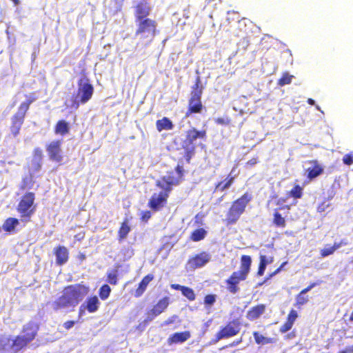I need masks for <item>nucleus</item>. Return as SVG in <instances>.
<instances>
[{
  "instance_id": "14",
  "label": "nucleus",
  "mask_w": 353,
  "mask_h": 353,
  "mask_svg": "<svg viewBox=\"0 0 353 353\" xmlns=\"http://www.w3.org/2000/svg\"><path fill=\"white\" fill-rule=\"evenodd\" d=\"M151 12V7L148 2L143 1L139 2L134 6V21L135 22L149 19L148 17Z\"/></svg>"
},
{
  "instance_id": "53",
  "label": "nucleus",
  "mask_w": 353,
  "mask_h": 353,
  "mask_svg": "<svg viewBox=\"0 0 353 353\" xmlns=\"http://www.w3.org/2000/svg\"><path fill=\"white\" fill-rule=\"evenodd\" d=\"M317 284V283H311L308 286L303 289L300 292L305 294L307 292L310 291L313 288H314Z\"/></svg>"
},
{
  "instance_id": "6",
  "label": "nucleus",
  "mask_w": 353,
  "mask_h": 353,
  "mask_svg": "<svg viewBox=\"0 0 353 353\" xmlns=\"http://www.w3.org/2000/svg\"><path fill=\"white\" fill-rule=\"evenodd\" d=\"M137 29L134 33L142 44L148 46L158 34L157 21L148 19L135 22Z\"/></svg>"
},
{
  "instance_id": "49",
  "label": "nucleus",
  "mask_w": 353,
  "mask_h": 353,
  "mask_svg": "<svg viewBox=\"0 0 353 353\" xmlns=\"http://www.w3.org/2000/svg\"><path fill=\"white\" fill-rule=\"evenodd\" d=\"M329 206L330 203H328L327 201H323L318 205L316 208L317 212L320 213L323 212Z\"/></svg>"
},
{
  "instance_id": "59",
  "label": "nucleus",
  "mask_w": 353,
  "mask_h": 353,
  "mask_svg": "<svg viewBox=\"0 0 353 353\" xmlns=\"http://www.w3.org/2000/svg\"><path fill=\"white\" fill-rule=\"evenodd\" d=\"M242 342H243V338L240 337L239 339H236V340L234 341L232 343H230V346H231V347L236 346V345H239L240 343H241Z\"/></svg>"
},
{
  "instance_id": "51",
  "label": "nucleus",
  "mask_w": 353,
  "mask_h": 353,
  "mask_svg": "<svg viewBox=\"0 0 353 353\" xmlns=\"http://www.w3.org/2000/svg\"><path fill=\"white\" fill-rule=\"evenodd\" d=\"M266 266H267L266 265H264V264H262V263H259V267H258V270H257V272H256L257 276H263L264 274Z\"/></svg>"
},
{
  "instance_id": "57",
  "label": "nucleus",
  "mask_w": 353,
  "mask_h": 353,
  "mask_svg": "<svg viewBox=\"0 0 353 353\" xmlns=\"http://www.w3.org/2000/svg\"><path fill=\"white\" fill-rule=\"evenodd\" d=\"M338 353H353V345L347 347L344 350H340Z\"/></svg>"
},
{
  "instance_id": "44",
  "label": "nucleus",
  "mask_w": 353,
  "mask_h": 353,
  "mask_svg": "<svg viewBox=\"0 0 353 353\" xmlns=\"http://www.w3.org/2000/svg\"><path fill=\"white\" fill-rule=\"evenodd\" d=\"M274 261V256H266L265 255L260 254L259 256V263L264 264V265H268L272 263Z\"/></svg>"
},
{
  "instance_id": "3",
  "label": "nucleus",
  "mask_w": 353,
  "mask_h": 353,
  "mask_svg": "<svg viewBox=\"0 0 353 353\" xmlns=\"http://www.w3.org/2000/svg\"><path fill=\"white\" fill-rule=\"evenodd\" d=\"M252 259L249 255L241 256L240 270L233 272L225 280L226 288L232 294L237 293L240 288L239 285L241 281H245L250 272Z\"/></svg>"
},
{
  "instance_id": "37",
  "label": "nucleus",
  "mask_w": 353,
  "mask_h": 353,
  "mask_svg": "<svg viewBox=\"0 0 353 353\" xmlns=\"http://www.w3.org/2000/svg\"><path fill=\"white\" fill-rule=\"evenodd\" d=\"M181 293L183 296L186 297L190 301H193L196 299V294L194 290L188 286L184 285Z\"/></svg>"
},
{
  "instance_id": "20",
  "label": "nucleus",
  "mask_w": 353,
  "mask_h": 353,
  "mask_svg": "<svg viewBox=\"0 0 353 353\" xmlns=\"http://www.w3.org/2000/svg\"><path fill=\"white\" fill-rule=\"evenodd\" d=\"M309 163L312 166L307 168L305 171L307 172V179L312 181L323 174V168L317 160H312Z\"/></svg>"
},
{
  "instance_id": "27",
  "label": "nucleus",
  "mask_w": 353,
  "mask_h": 353,
  "mask_svg": "<svg viewBox=\"0 0 353 353\" xmlns=\"http://www.w3.org/2000/svg\"><path fill=\"white\" fill-rule=\"evenodd\" d=\"M234 176L230 174L224 180L218 182L214 187V191L223 192L231 187L234 181Z\"/></svg>"
},
{
  "instance_id": "24",
  "label": "nucleus",
  "mask_w": 353,
  "mask_h": 353,
  "mask_svg": "<svg viewBox=\"0 0 353 353\" xmlns=\"http://www.w3.org/2000/svg\"><path fill=\"white\" fill-rule=\"evenodd\" d=\"M154 279L153 274H149L145 276L139 283L137 288L135 290L134 296L135 297H140L145 291L148 284Z\"/></svg>"
},
{
  "instance_id": "52",
  "label": "nucleus",
  "mask_w": 353,
  "mask_h": 353,
  "mask_svg": "<svg viewBox=\"0 0 353 353\" xmlns=\"http://www.w3.org/2000/svg\"><path fill=\"white\" fill-rule=\"evenodd\" d=\"M75 323L74 321H67L63 323V326L66 330H69L74 326Z\"/></svg>"
},
{
  "instance_id": "38",
  "label": "nucleus",
  "mask_w": 353,
  "mask_h": 353,
  "mask_svg": "<svg viewBox=\"0 0 353 353\" xmlns=\"http://www.w3.org/2000/svg\"><path fill=\"white\" fill-rule=\"evenodd\" d=\"M293 75L290 74L288 72H284L281 77L278 80V85L283 86L290 84L293 79Z\"/></svg>"
},
{
  "instance_id": "40",
  "label": "nucleus",
  "mask_w": 353,
  "mask_h": 353,
  "mask_svg": "<svg viewBox=\"0 0 353 353\" xmlns=\"http://www.w3.org/2000/svg\"><path fill=\"white\" fill-rule=\"evenodd\" d=\"M118 271L113 270L107 274V282L111 285L117 284Z\"/></svg>"
},
{
  "instance_id": "32",
  "label": "nucleus",
  "mask_w": 353,
  "mask_h": 353,
  "mask_svg": "<svg viewBox=\"0 0 353 353\" xmlns=\"http://www.w3.org/2000/svg\"><path fill=\"white\" fill-rule=\"evenodd\" d=\"M303 188L299 184L294 185V187L288 192V196L294 199H301L303 194Z\"/></svg>"
},
{
  "instance_id": "50",
  "label": "nucleus",
  "mask_w": 353,
  "mask_h": 353,
  "mask_svg": "<svg viewBox=\"0 0 353 353\" xmlns=\"http://www.w3.org/2000/svg\"><path fill=\"white\" fill-rule=\"evenodd\" d=\"M347 245V242L345 240L342 239L339 242H334L333 245L331 247L333 249L334 252H335L336 250L340 248L341 246Z\"/></svg>"
},
{
  "instance_id": "55",
  "label": "nucleus",
  "mask_w": 353,
  "mask_h": 353,
  "mask_svg": "<svg viewBox=\"0 0 353 353\" xmlns=\"http://www.w3.org/2000/svg\"><path fill=\"white\" fill-rule=\"evenodd\" d=\"M85 236V232H81L74 235V239L77 241H81L82 239H84Z\"/></svg>"
},
{
  "instance_id": "18",
  "label": "nucleus",
  "mask_w": 353,
  "mask_h": 353,
  "mask_svg": "<svg viewBox=\"0 0 353 353\" xmlns=\"http://www.w3.org/2000/svg\"><path fill=\"white\" fill-rule=\"evenodd\" d=\"M39 330L38 325L32 321L27 323L23 326L22 335L30 342L33 341Z\"/></svg>"
},
{
  "instance_id": "45",
  "label": "nucleus",
  "mask_w": 353,
  "mask_h": 353,
  "mask_svg": "<svg viewBox=\"0 0 353 353\" xmlns=\"http://www.w3.org/2000/svg\"><path fill=\"white\" fill-rule=\"evenodd\" d=\"M343 163L345 165H350L353 164V152L346 154L343 157Z\"/></svg>"
},
{
  "instance_id": "41",
  "label": "nucleus",
  "mask_w": 353,
  "mask_h": 353,
  "mask_svg": "<svg viewBox=\"0 0 353 353\" xmlns=\"http://www.w3.org/2000/svg\"><path fill=\"white\" fill-rule=\"evenodd\" d=\"M288 263V261H285L281 264V265L276 268L273 272L270 273L268 276H266L265 280L259 284V285H263L264 283H265L268 280L270 279L272 277L275 276L276 274H279L283 268V267Z\"/></svg>"
},
{
  "instance_id": "58",
  "label": "nucleus",
  "mask_w": 353,
  "mask_h": 353,
  "mask_svg": "<svg viewBox=\"0 0 353 353\" xmlns=\"http://www.w3.org/2000/svg\"><path fill=\"white\" fill-rule=\"evenodd\" d=\"M170 287L173 290H180L181 292L184 285H181L179 284H171Z\"/></svg>"
},
{
  "instance_id": "36",
  "label": "nucleus",
  "mask_w": 353,
  "mask_h": 353,
  "mask_svg": "<svg viewBox=\"0 0 353 353\" xmlns=\"http://www.w3.org/2000/svg\"><path fill=\"white\" fill-rule=\"evenodd\" d=\"M110 292V287L108 284H104L100 288L99 295L102 300H106L109 297Z\"/></svg>"
},
{
  "instance_id": "30",
  "label": "nucleus",
  "mask_w": 353,
  "mask_h": 353,
  "mask_svg": "<svg viewBox=\"0 0 353 353\" xmlns=\"http://www.w3.org/2000/svg\"><path fill=\"white\" fill-rule=\"evenodd\" d=\"M19 223V221L17 218L9 217L5 220L2 229L4 232H11Z\"/></svg>"
},
{
  "instance_id": "17",
  "label": "nucleus",
  "mask_w": 353,
  "mask_h": 353,
  "mask_svg": "<svg viewBox=\"0 0 353 353\" xmlns=\"http://www.w3.org/2000/svg\"><path fill=\"white\" fill-rule=\"evenodd\" d=\"M53 254L56 256V264L62 265L66 263L69 259V251L63 245H58L53 249Z\"/></svg>"
},
{
  "instance_id": "4",
  "label": "nucleus",
  "mask_w": 353,
  "mask_h": 353,
  "mask_svg": "<svg viewBox=\"0 0 353 353\" xmlns=\"http://www.w3.org/2000/svg\"><path fill=\"white\" fill-rule=\"evenodd\" d=\"M168 179H160L156 182L157 187L162 190L159 193H154L148 203V206L153 212L162 210L167 204L169 195L172 190V184L177 181H166Z\"/></svg>"
},
{
  "instance_id": "43",
  "label": "nucleus",
  "mask_w": 353,
  "mask_h": 353,
  "mask_svg": "<svg viewBox=\"0 0 353 353\" xmlns=\"http://www.w3.org/2000/svg\"><path fill=\"white\" fill-rule=\"evenodd\" d=\"M33 161H41L43 158L42 150L39 148H35L32 152Z\"/></svg>"
},
{
  "instance_id": "13",
  "label": "nucleus",
  "mask_w": 353,
  "mask_h": 353,
  "mask_svg": "<svg viewBox=\"0 0 353 353\" xmlns=\"http://www.w3.org/2000/svg\"><path fill=\"white\" fill-rule=\"evenodd\" d=\"M170 303V300L168 296H164L159 300L153 307L147 312L144 322L148 323L152 321L156 316L161 314L168 308Z\"/></svg>"
},
{
  "instance_id": "64",
  "label": "nucleus",
  "mask_w": 353,
  "mask_h": 353,
  "mask_svg": "<svg viewBox=\"0 0 353 353\" xmlns=\"http://www.w3.org/2000/svg\"><path fill=\"white\" fill-rule=\"evenodd\" d=\"M79 257L81 261L85 259V256L83 254H81Z\"/></svg>"
},
{
  "instance_id": "22",
  "label": "nucleus",
  "mask_w": 353,
  "mask_h": 353,
  "mask_svg": "<svg viewBox=\"0 0 353 353\" xmlns=\"http://www.w3.org/2000/svg\"><path fill=\"white\" fill-rule=\"evenodd\" d=\"M299 314L296 310L291 309L287 316L286 321L280 327L279 332L281 333H285L290 330L294 325V322L298 318Z\"/></svg>"
},
{
  "instance_id": "31",
  "label": "nucleus",
  "mask_w": 353,
  "mask_h": 353,
  "mask_svg": "<svg viewBox=\"0 0 353 353\" xmlns=\"http://www.w3.org/2000/svg\"><path fill=\"white\" fill-rule=\"evenodd\" d=\"M207 235V231L204 228H198L192 231L190 234V240L197 242L205 239Z\"/></svg>"
},
{
  "instance_id": "62",
  "label": "nucleus",
  "mask_w": 353,
  "mask_h": 353,
  "mask_svg": "<svg viewBox=\"0 0 353 353\" xmlns=\"http://www.w3.org/2000/svg\"><path fill=\"white\" fill-rule=\"evenodd\" d=\"M10 1L14 3V6H15L19 5V3H20L19 0H10Z\"/></svg>"
},
{
  "instance_id": "48",
  "label": "nucleus",
  "mask_w": 353,
  "mask_h": 353,
  "mask_svg": "<svg viewBox=\"0 0 353 353\" xmlns=\"http://www.w3.org/2000/svg\"><path fill=\"white\" fill-rule=\"evenodd\" d=\"M151 216L152 213L150 210L142 211L141 213V220L145 223L148 222Z\"/></svg>"
},
{
  "instance_id": "10",
  "label": "nucleus",
  "mask_w": 353,
  "mask_h": 353,
  "mask_svg": "<svg viewBox=\"0 0 353 353\" xmlns=\"http://www.w3.org/2000/svg\"><path fill=\"white\" fill-rule=\"evenodd\" d=\"M78 86L77 97L73 100L71 105L72 108L76 110L79 108V103H86L92 98L94 92V87L88 82V79L84 83H83L82 79H79Z\"/></svg>"
},
{
  "instance_id": "39",
  "label": "nucleus",
  "mask_w": 353,
  "mask_h": 353,
  "mask_svg": "<svg viewBox=\"0 0 353 353\" xmlns=\"http://www.w3.org/2000/svg\"><path fill=\"white\" fill-rule=\"evenodd\" d=\"M309 301L308 296L304 294L299 292L296 296L295 306L300 307L301 306L306 304Z\"/></svg>"
},
{
  "instance_id": "8",
  "label": "nucleus",
  "mask_w": 353,
  "mask_h": 353,
  "mask_svg": "<svg viewBox=\"0 0 353 353\" xmlns=\"http://www.w3.org/2000/svg\"><path fill=\"white\" fill-rule=\"evenodd\" d=\"M203 89L199 77H197L194 85L192 86L190 97L188 100V108L185 114V117L188 118L192 114H200L204 109L201 101V95Z\"/></svg>"
},
{
  "instance_id": "26",
  "label": "nucleus",
  "mask_w": 353,
  "mask_h": 353,
  "mask_svg": "<svg viewBox=\"0 0 353 353\" xmlns=\"http://www.w3.org/2000/svg\"><path fill=\"white\" fill-rule=\"evenodd\" d=\"M156 128L158 132L171 130L174 128V124L169 118L165 117L156 121Z\"/></svg>"
},
{
  "instance_id": "46",
  "label": "nucleus",
  "mask_w": 353,
  "mask_h": 353,
  "mask_svg": "<svg viewBox=\"0 0 353 353\" xmlns=\"http://www.w3.org/2000/svg\"><path fill=\"white\" fill-rule=\"evenodd\" d=\"M334 253L332 247L324 248L320 250V255L322 258H325L327 256L332 255Z\"/></svg>"
},
{
  "instance_id": "15",
  "label": "nucleus",
  "mask_w": 353,
  "mask_h": 353,
  "mask_svg": "<svg viewBox=\"0 0 353 353\" xmlns=\"http://www.w3.org/2000/svg\"><path fill=\"white\" fill-rule=\"evenodd\" d=\"M210 260V255L206 252H201L190 257L188 261V265L191 269L200 268L207 264Z\"/></svg>"
},
{
  "instance_id": "34",
  "label": "nucleus",
  "mask_w": 353,
  "mask_h": 353,
  "mask_svg": "<svg viewBox=\"0 0 353 353\" xmlns=\"http://www.w3.org/2000/svg\"><path fill=\"white\" fill-rule=\"evenodd\" d=\"M253 336L255 340L256 343L257 344H268L273 343V339L265 337L263 335L260 334L258 332H254Z\"/></svg>"
},
{
  "instance_id": "60",
  "label": "nucleus",
  "mask_w": 353,
  "mask_h": 353,
  "mask_svg": "<svg viewBox=\"0 0 353 353\" xmlns=\"http://www.w3.org/2000/svg\"><path fill=\"white\" fill-rule=\"evenodd\" d=\"M257 163V158H254L249 160L246 163L247 165H254Z\"/></svg>"
},
{
  "instance_id": "29",
  "label": "nucleus",
  "mask_w": 353,
  "mask_h": 353,
  "mask_svg": "<svg viewBox=\"0 0 353 353\" xmlns=\"http://www.w3.org/2000/svg\"><path fill=\"white\" fill-rule=\"evenodd\" d=\"M131 231V228L129 225V221L127 219H124L123 221L121 223V225L118 230V240L119 241L125 239L128 234Z\"/></svg>"
},
{
  "instance_id": "19",
  "label": "nucleus",
  "mask_w": 353,
  "mask_h": 353,
  "mask_svg": "<svg viewBox=\"0 0 353 353\" xmlns=\"http://www.w3.org/2000/svg\"><path fill=\"white\" fill-rule=\"evenodd\" d=\"M191 337V333L188 330L174 332L168 338L167 343L169 345L183 343Z\"/></svg>"
},
{
  "instance_id": "9",
  "label": "nucleus",
  "mask_w": 353,
  "mask_h": 353,
  "mask_svg": "<svg viewBox=\"0 0 353 353\" xmlns=\"http://www.w3.org/2000/svg\"><path fill=\"white\" fill-rule=\"evenodd\" d=\"M35 194L32 192H26L21 197L17 207L20 214V220L23 223L31 221L32 215L35 213L37 205L34 204Z\"/></svg>"
},
{
  "instance_id": "35",
  "label": "nucleus",
  "mask_w": 353,
  "mask_h": 353,
  "mask_svg": "<svg viewBox=\"0 0 353 353\" xmlns=\"http://www.w3.org/2000/svg\"><path fill=\"white\" fill-rule=\"evenodd\" d=\"M33 181L32 177H23L21 181V183L19 186V189L22 191H25L26 190H30L33 186Z\"/></svg>"
},
{
  "instance_id": "1",
  "label": "nucleus",
  "mask_w": 353,
  "mask_h": 353,
  "mask_svg": "<svg viewBox=\"0 0 353 353\" xmlns=\"http://www.w3.org/2000/svg\"><path fill=\"white\" fill-rule=\"evenodd\" d=\"M89 290V287L83 282L65 286L61 295L52 303L53 310L58 311L69 307H76L88 294Z\"/></svg>"
},
{
  "instance_id": "56",
  "label": "nucleus",
  "mask_w": 353,
  "mask_h": 353,
  "mask_svg": "<svg viewBox=\"0 0 353 353\" xmlns=\"http://www.w3.org/2000/svg\"><path fill=\"white\" fill-rule=\"evenodd\" d=\"M41 161H33V167L34 171H39L41 168Z\"/></svg>"
},
{
  "instance_id": "21",
  "label": "nucleus",
  "mask_w": 353,
  "mask_h": 353,
  "mask_svg": "<svg viewBox=\"0 0 353 353\" xmlns=\"http://www.w3.org/2000/svg\"><path fill=\"white\" fill-rule=\"evenodd\" d=\"M279 210H290V205H283L274 210L272 223L277 228H283L286 226V221L284 216L279 212Z\"/></svg>"
},
{
  "instance_id": "47",
  "label": "nucleus",
  "mask_w": 353,
  "mask_h": 353,
  "mask_svg": "<svg viewBox=\"0 0 353 353\" xmlns=\"http://www.w3.org/2000/svg\"><path fill=\"white\" fill-rule=\"evenodd\" d=\"M230 119L226 117H218L215 119V123L218 125H228L230 124Z\"/></svg>"
},
{
  "instance_id": "28",
  "label": "nucleus",
  "mask_w": 353,
  "mask_h": 353,
  "mask_svg": "<svg viewBox=\"0 0 353 353\" xmlns=\"http://www.w3.org/2000/svg\"><path fill=\"white\" fill-rule=\"evenodd\" d=\"M175 171L178 174L177 177H174L172 175H168L162 176L161 179H168L169 181H177L176 183L172 184V186L179 185L183 180L184 170L182 165L178 164L175 167Z\"/></svg>"
},
{
  "instance_id": "5",
  "label": "nucleus",
  "mask_w": 353,
  "mask_h": 353,
  "mask_svg": "<svg viewBox=\"0 0 353 353\" xmlns=\"http://www.w3.org/2000/svg\"><path fill=\"white\" fill-rule=\"evenodd\" d=\"M252 199V193L245 192L240 197L232 201L226 213V217L224 220L225 224L227 226L235 224L245 212L247 205Z\"/></svg>"
},
{
  "instance_id": "2",
  "label": "nucleus",
  "mask_w": 353,
  "mask_h": 353,
  "mask_svg": "<svg viewBox=\"0 0 353 353\" xmlns=\"http://www.w3.org/2000/svg\"><path fill=\"white\" fill-rule=\"evenodd\" d=\"M25 97L26 100L20 103L17 111L13 114L10 118L9 131L10 134L14 138L17 137L20 134L21 128L24 123L30 106L37 99L36 92H32L29 94H26Z\"/></svg>"
},
{
  "instance_id": "12",
  "label": "nucleus",
  "mask_w": 353,
  "mask_h": 353,
  "mask_svg": "<svg viewBox=\"0 0 353 353\" xmlns=\"http://www.w3.org/2000/svg\"><path fill=\"white\" fill-rule=\"evenodd\" d=\"M62 140L57 139L50 141L46 145V149L50 161L62 164L63 154L61 148Z\"/></svg>"
},
{
  "instance_id": "23",
  "label": "nucleus",
  "mask_w": 353,
  "mask_h": 353,
  "mask_svg": "<svg viewBox=\"0 0 353 353\" xmlns=\"http://www.w3.org/2000/svg\"><path fill=\"white\" fill-rule=\"evenodd\" d=\"M265 311V305L264 304H258L252 307L246 313V318L250 321H254L258 319Z\"/></svg>"
},
{
  "instance_id": "33",
  "label": "nucleus",
  "mask_w": 353,
  "mask_h": 353,
  "mask_svg": "<svg viewBox=\"0 0 353 353\" xmlns=\"http://www.w3.org/2000/svg\"><path fill=\"white\" fill-rule=\"evenodd\" d=\"M29 343V341L26 338L21 336H17L13 340L12 346L16 347L17 350H21L26 347Z\"/></svg>"
},
{
  "instance_id": "7",
  "label": "nucleus",
  "mask_w": 353,
  "mask_h": 353,
  "mask_svg": "<svg viewBox=\"0 0 353 353\" xmlns=\"http://www.w3.org/2000/svg\"><path fill=\"white\" fill-rule=\"evenodd\" d=\"M207 132L205 130H198L195 128H192L186 132L185 139L182 145L184 150L183 159L187 163H190L192 157L195 153V145L194 142L199 139L205 140Z\"/></svg>"
},
{
  "instance_id": "54",
  "label": "nucleus",
  "mask_w": 353,
  "mask_h": 353,
  "mask_svg": "<svg viewBox=\"0 0 353 353\" xmlns=\"http://www.w3.org/2000/svg\"><path fill=\"white\" fill-rule=\"evenodd\" d=\"M177 318H178V316L176 315H173V316H170L166 321H165L164 325H170V324L174 323Z\"/></svg>"
},
{
  "instance_id": "61",
  "label": "nucleus",
  "mask_w": 353,
  "mask_h": 353,
  "mask_svg": "<svg viewBox=\"0 0 353 353\" xmlns=\"http://www.w3.org/2000/svg\"><path fill=\"white\" fill-rule=\"evenodd\" d=\"M307 103H308L310 105H314L315 101H314V99H310H310H307Z\"/></svg>"
},
{
  "instance_id": "25",
  "label": "nucleus",
  "mask_w": 353,
  "mask_h": 353,
  "mask_svg": "<svg viewBox=\"0 0 353 353\" xmlns=\"http://www.w3.org/2000/svg\"><path fill=\"white\" fill-rule=\"evenodd\" d=\"M54 133L64 136L70 132V124L63 119L59 120L54 125Z\"/></svg>"
},
{
  "instance_id": "42",
  "label": "nucleus",
  "mask_w": 353,
  "mask_h": 353,
  "mask_svg": "<svg viewBox=\"0 0 353 353\" xmlns=\"http://www.w3.org/2000/svg\"><path fill=\"white\" fill-rule=\"evenodd\" d=\"M216 296L215 294H207L204 297V304L205 306H211L216 301Z\"/></svg>"
},
{
  "instance_id": "63",
  "label": "nucleus",
  "mask_w": 353,
  "mask_h": 353,
  "mask_svg": "<svg viewBox=\"0 0 353 353\" xmlns=\"http://www.w3.org/2000/svg\"><path fill=\"white\" fill-rule=\"evenodd\" d=\"M349 321L350 322H353V310L352 311L350 315V317H349Z\"/></svg>"
},
{
  "instance_id": "11",
  "label": "nucleus",
  "mask_w": 353,
  "mask_h": 353,
  "mask_svg": "<svg viewBox=\"0 0 353 353\" xmlns=\"http://www.w3.org/2000/svg\"><path fill=\"white\" fill-rule=\"evenodd\" d=\"M241 323L238 319L228 321L215 334V342L237 335L241 330Z\"/></svg>"
},
{
  "instance_id": "16",
  "label": "nucleus",
  "mask_w": 353,
  "mask_h": 353,
  "mask_svg": "<svg viewBox=\"0 0 353 353\" xmlns=\"http://www.w3.org/2000/svg\"><path fill=\"white\" fill-rule=\"evenodd\" d=\"M100 301L96 295L88 297L85 302L80 306L79 314L81 315L87 310L90 313L97 312L99 307Z\"/></svg>"
}]
</instances>
